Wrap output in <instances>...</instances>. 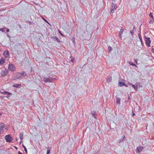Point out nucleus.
I'll return each mask as SVG.
<instances>
[{
	"label": "nucleus",
	"mask_w": 154,
	"mask_h": 154,
	"mask_svg": "<svg viewBox=\"0 0 154 154\" xmlns=\"http://www.w3.org/2000/svg\"><path fill=\"white\" fill-rule=\"evenodd\" d=\"M21 77V74L20 72H18L17 74L16 77L15 78H14V80H16L17 79H19Z\"/></svg>",
	"instance_id": "10"
},
{
	"label": "nucleus",
	"mask_w": 154,
	"mask_h": 154,
	"mask_svg": "<svg viewBox=\"0 0 154 154\" xmlns=\"http://www.w3.org/2000/svg\"><path fill=\"white\" fill-rule=\"evenodd\" d=\"M125 135H123L122 137V138L120 139L118 142L119 143H121V142L123 141L124 140H125Z\"/></svg>",
	"instance_id": "17"
},
{
	"label": "nucleus",
	"mask_w": 154,
	"mask_h": 154,
	"mask_svg": "<svg viewBox=\"0 0 154 154\" xmlns=\"http://www.w3.org/2000/svg\"><path fill=\"white\" fill-rule=\"evenodd\" d=\"M124 83L122 82H119V85L120 86H122L123 85V84H124Z\"/></svg>",
	"instance_id": "29"
},
{
	"label": "nucleus",
	"mask_w": 154,
	"mask_h": 154,
	"mask_svg": "<svg viewBox=\"0 0 154 154\" xmlns=\"http://www.w3.org/2000/svg\"><path fill=\"white\" fill-rule=\"evenodd\" d=\"M5 59L3 58H1L0 60V64L2 65L5 63Z\"/></svg>",
	"instance_id": "18"
},
{
	"label": "nucleus",
	"mask_w": 154,
	"mask_h": 154,
	"mask_svg": "<svg viewBox=\"0 0 154 154\" xmlns=\"http://www.w3.org/2000/svg\"><path fill=\"white\" fill-rule=\"evenodd\" d=\"M51 38L53 39L54 40H56L58 42H60V40L56 36H52L51 37Z\"/></svg>",
	"instance_id": "13"
},
{
	"label": "nucleus",
	"mask_w": 154,
	"mask_h": 154,
	"mask_svg": "<svg viewBox=\"0 0 154 154\" xmlns=\"http://www.w3.org/2000/svg\"><path fill=\"white\" fill-rule=\"evenodd\" d=\"M129 63L132 66H134L136 67H137V66L134 63H133L132 62H129Z\"/></svg>",
	"instance_id": "21"
},
{
	"label": "nucleus",
	"mask_w": 154,
	"mask_h": 154,
	"mask_svg": "<svg viewBox=\"0 0 154 154\" xmlns=\"http://www.w3.org/2000/svg\"><path fill=\"white\" fill-rule=\"evenodd\" d=\"M130 98V97H128V99H129Z\"/></svg>",
	"instance_id": "43"
},
{
	"label": "nucleus",
	"mask_w": 154,
	"mask_h": 154,
	"mask_svg": "<svg viewBox=\"0 0 154 154\" xmlns=\"http://www.w3.org/2000/svg\"><path fill=\"white\" fill-rule=\"evenodd\" d=\"M6 94L9 95H12V94L11 93L8 91H4L3 92V94Z\"/></svg>",
	"instance_id": "20"
},
{
	"label": "nucleus",
	"mask_w": 154,
	"mask_h": 154,
	"mask_svg": "<svg viewBox=\"0 0 154 154\" xmlns=\"http://www.w3.org/2000/svg\"><path fill=\"white\" fill-rule=\"evenodd\" d=\"M19 136L21 141L22 140L23 138V132L20 133L19 135Z\"/></svg>",
	"instance_id": "15"
},
{
	"label": "nucleus",
	"mask_w": 154,
	"mask_h": 154,
	"mask_svg": "<svg viewBox=\"0 0 154 154\" xmlns=\"http://www.w3.org/2000/svg\"><path fill=\"white\" fill-rule=\"evenodd\" d=\"M8 68V69L11 71L13 72L15 71V67L13 64L11 63H10L9 64Z\"/></svg>",
	"instance_id": "5"
},
{
	"label": "nucleus",
	"mask_w": 154,
	"mask_h": 154,
	"mask_svg": "<svg viewBox=\"0 0 154 154\" xmlns=\"http://www.w3.org/2000/svg\"><path fill=\"white\" fill-rule=\"evenodd\" d=\"M23 146L24 148V150L26 153H27V150L26 147L23 145Z\"/></svg>",
	"instance_id": "30"
},
{
	"label": "nucleus",
	"mask_w": 154,
	"mask_h": 154,
	"mask_svg": "<svg viewBox=\"0 0 154 154\" xmlns=\"http://www.w3.org/2000/svg\"><path fill=\"white\" fill-rule=\"evenodd\" d=\"M53 80V79L52 78H45L43 77V81L45 82H52Z\"/></svg>",
	"instance_id": "4"
},
{
	"label": "nucleus",
	"mask_w": 154,
	"mask_h": 154,
	"mask_svg": "<svg viewBox=\"0 0 154 154\" xmlns=\"http://www.w3.org/2000/svg\"><path fill=\"white\" fill-rule=\"evenodd\" d=\"M133 116H134V115H135V114H134V113H133Z\"/></svg>",
	"instance_id": "41"
},
{
	"label": "nucleus",
	"mask_w": 154,
	"mask_h": 154,
	"mask_svg": "<svg viewBox=\"0 0 154 154\" xmlns=\"http://www.w3.org/2000/svg\"><path fill=\"white\" fill-rule=\"evenodd\" d=\"M123 30L121 29L120 31L119 32V36L120 37H121V36L123 33Z\"/></svg>",
	"instance_id": "24"
},
{
	"label": "nucleus",
	"mask_w": 154,
	"mask_h": 154,
	"mask_svg": "<svg viewBox=\"0 0 154 154\" xmlns=\"http://www.w3.org/2000/svg\"><path fill=\"white\" fill-rule=\"evenodd\" d=\"M138 36L140 40V42L141 43L142 45L143 46L144 45L143 43V42L142 40V38L141 37L140 34V33L138 34Z\"/></svg>",
	"instance_id": "12"
},
{
	"label": "nucleus",
	"mask_w": 154,
	"mask_h": 154,
	"mask_svg": "<svg viewBox=\"0 0 154 154\" xmlns=\"http://www.w3.org/2000/svg\"><path fill=\"white\" fill-rule=\"evenodd\" d=\"M116 5L113 3H112L111 6V7L110 9L111 12L110 14H112L114 11L116 9Z\"/></svg>",
	"instance_id": "6"
},
{
	"label": "nucleus",
	"mask_w": 154,
	"mask_h": 154,
	"mask_svg": "<svg viewBox=\"0 0 154 154\" xmlns=\"http://www.w3.org/2000/svg\"><path fill=\"white\" fill-rule=\"evenodd\" d=\"M6 97L8 98V97L6 96Z\"/></svg>",
	"instance_id": "45"
},
{
	"label": "nucleus",
	"mask_w": 154,
	"mask_h": 154,
	"mask_svg": "<svg viewBox=\"0 0 154 154\" xmlns=\"http://www.w3.org/2000/svg\"><path fill=\"white\" fill-rule=\"evenodd\" d=\"M129 85H130V86H132V85H133L131 83H129L128 84Z\"/></svg>",
	"instance_id": "38"
},
{
	"label": "nucleus",
	"mask_w": 154,
	"mask_h": 154,
	"mask_svg": "<svg viewBox=\"0 0 154 154\" xmlns=\"http://www.w3.org/2000/svg\"><path fill=\"white\" fill-rule=\"evenodd\" d=\"M3 55H4L5 57V58H8L9 56V53L8 51H5L3 53Z\"/></svg>",
	"instance_id": "9"
},
{
	"label": "nucleus",
	"mask_w": 154,
	"mask_h": 154,
	"mask_svg": "<svg viewBox=\"0 0 154 154\" xmlns=\"http://www.w3.org/2000/svg\"><path fill=\"white\" fill-rule=\"evenodd\" d=\"M21 85L20 84H14L12 86L14 87L17 88H19L21 87Z\"/></svg>",
	"instance_id": "14"
},
{
	"label": "nucleus",
	"mask_w": 154,
	"mask_h": 154,
	"mask_svg": "<svg viewBox=\"0 0 154 154\" xmlns=\"http://www.w3.org/2000/svg\"><path fill=\"white\" fill-rule=\"evenodd\" d=\"M8 73V70L6 69H3L2 70L1 74L2 76L5 75Z\"/></svg>",
	"instance_id": "8"
},
{
	"label": "nucleus",
	"mask_w": 154,
	"mask_h": 154,
	"mask_svg": "<svg viewBox=\"0 0 154 154\" xmlns=\"http://www.w3.org/2000/svg\"><path fill=\"white\" fill-rule=\"evenodd\" d=\"M149 17L150 18H152L153 21H154V19L153 18L152 13H150L149 14Z\"/></svg>",
	"instance_id": "19"
},
{
	"label": "nucleus",
	"mask_w": 154,
	"mask_h": 154,
	"mask_svg": "<svg viewBox=\"0 0 154 154\" xmlns=\"http://www.w3.org/2000/svg\"><path fill=\"white\" fill-rule=\"evenodd\" d=\"M9 31V30L8 28L6 30V32H8Z\"/></svg>",
	"instance_id": "37"
},
{
	"label": "nucleus",
	"mask_w": 154,
	"mask_h": 154,
	"mask_svg": "<svg viewBox=\"0 0 154 154\" xmlns=\"http://www.w3.org/2000/svg\"><path fill=\"white\" fill-rule=\"evenodd\" d=\"M116 103L118 105H119L120 103V98L118 97H116Z\"/></svg>",
	"instance_id": "16"
},
{
	"label": "nucleus",
	"mask_w": 154,
	"mask_h": 154,
	"mask_svg": "<svg viewBox=\"0 0 154 154\" xmlns=\"http://www.w3.org/2000/svg\"><path fill=\"white\" fill-rule=\"evenodd\" d=\"M143 149V147L142 146H139L137 148L136 150V151L137 153H139L141 152Z\"/></svg>",
	"instance_id": "7"
},
{
	"label": "nucleus",
	"mask_w": 154,
	"mask_h": 154,
	"mask_svg": "<svg viewBox=\"0 0 154 154\" xmlns=\"http://www.w3.org/2000/svg\"><path fill=\"white\" fill-rule=\"evenodd\" d=\"M137 60H134V62L137 63Z\"/></svg>",
	"instance_id": "36"
},
{
	"label": "nucleus",
	"mask_w": 154,
	"mask_h": 154,
	"mask_svg": "<svg viewBox=\"0 0 154 154\" xmlns=\"http://www.w3.org/2000/svg\"><path fill=\"white\" fill-rule=\"evenodd\" d=\"M144 38L146 45L148 47H150V44L151 42V41L150 40V38L149 37H146V36L145 35L144 36Z\"/></svg>",
	"instance_id": "2"
},
{
	"label": "nucleus",
	"mask_w": 154,
	"mask_h": 154,
	"mask_svg": "<svg viewBox=\"0 0 154 154\" xmlns=\"http://www.w3.org/2000/svg\"><path fill=\"white\" fill-rule=\"evenodd\" d=\"M132 87L134 88L135 90L137 91V87L136 85H132Z\"/></svg>",
	"instance_id": "28"
},
{
	"label": "nucleus",
	"mask_w": 154,
	"mask_h": 154,
	"mask_svg": "<svg viewBox=\"0 0 154 154\" xmlns=\"http://www.w3.org/2000/svg\"><path fill=\"white\" fill-rule=\"evenodd\" d=\"M70 60H71V61L72 62H73L74 61V58L73 57H72V56L70 57Z\"/></svg>",
	"instance_id": "26"
},
{
	"label": "nucleus",
	"mask_w": 154,
	"mask_h": 154,
	"mask_svg": "<svg viewBox=\"0 0 154 154\" xmlns=\"http://www.w3.org/2000/svg\"><path fill=\"white\" fill-rule=\"evenodd\" d=\"M136 85L137 86V89L138 88H142L143 86V84H142V83H137L136 84Z\"/></svg>",
	"instance_id": "11"
},
{
	"label": "nucleus",
	"mask_w": 154,
	"mask_h": 154,
	"mask_svg": "<svg viewBox=\"0 0 154 154\" xmlns=\"http://www.w3.org/2000/svg\"><path fill=\"white\" fill-rule=\"evenodd\" d=\"M6 29V28L5 27L2 28L0 29V31H2V32H4L5 29Z\"/></svg>",
	"instance_id": "31"
},
{
	"label": "nucleus",
	"mask_w": 154,
	"mask_h": 154,
	"mask_svg": "<svg viewBox=\"0 0 154 154\" xmlns=\"http://www.w3.org/2000/svg\"><path fill=\"white\" fill-rule=\"evenodd\" d=\"M151 51L152 52H154V49L153 47H152V48Z\"/></svg>",
	"instance_id": "34"
},
{
	"label": "nucleus",
	"mask_w": 154,
	"mask_h": 154,
	"mask_svg": "<svg viewBox=\"0 0 154 154\" xmlns=\"http://www.w3.org/2000/svg\"><path fill=\"white\" fill-rule=\"evenodd\" d=\"M58 32L61 36H64L63 34L60 31V30H58Z\"/></svg>",
	"instance_id": "32"
},
{
	"label": "nucleus",
	"mask_w": 154,
	"mask_h": 154,
	"mask_svg": "<svg viewBox=\"0 0 154 154\" xmlns=\"http://www.w3.org/2000/svg\"><path fill=\"white\" fill-rule=\"evenodd\" d=\"M5 138L6 142H8L11 143L13 140V138L11 137L10 134L5 136Z\"/></svg>",
	"instance_id": "1"
},
{
	"label": "nucleus",
	"mask_w": 154,
	"mask_h": 154,
	"mask_svg": "<svg viewBox=\"0 0 154 154\" xmlns=\"http://www.w3.org/2000/svg\"><path fill=\"white\" fill-rule=\"evenodd\" d=\"M8 37H10V36H9V35H8Z\"/></svg>",
	"instance_id": "42"
},
{
	"label": "nucleus",
	"mask_w": 154,
	"mask_h": 154,
	"mask_svg": "<svg viewBox=\"0 0 154 154\" xmlns=\"http://www.w3.org/2000/svg\"><path fill=\"white\" fill-rule=\"evenodd\" d=\"M109 52V53L110 51L112 50V49L110 46H108V47Z\"/></svg>",
	"instance_id": "27"
},
{
	"label": "nucleus",
	"mask_w": 154,
	"mask_h": 154,
	"mask_svg": "<svg viewBox=\"0 0 154 154\" xmlns=\"http://www.w3.org/2000/svg\"><path fill=\"white\" fill-rule=\"evenodd\" d=\"M112 80V79L111 78H109L107 79V82L108 83L111 82Z\"/></svg>",
	"instance_id": "25"
},
{
	"label": "nucleus",
	"mask_w": 154,
	"mask_h": 154,
	"mask_svg": "<svg viewBox=\"0 0 154 154\" xmlns=\"http://www.w3.org/2000/svg\"><path fill=\"white\" fill-rule=\"evenodd\" d=\"M1 115H2V114L0 113V116H1Z\"/></svg>",
	"instance_id": "44"
},
{
	"label": "nucleus",
	"mask_w": 154,
	"mask_h": 154,
	"mask_svg": "<svg viewBox=\"0 0 154 154\" xmlns=\"http://www.w3.org/2000/svg\"><path fill=\"white\" fill-rule=\"evenodd\" d=\"M130 32L131 33L132 35H133L134 33L133 31H130Z\"/></svg>",
	"instance_id": "33"
},
{
	"label": "nucleus",
	"mask_w": 154,
	"mask_h": 154,
	"mask_svg": "<svg viewBox=\"0 0 154 154\" xmlns=\"http://www.w3.org/2000/svg\"><path fill=\"white\" fill-rule=\"evenodd\" d=\"M5 127V125L2 122L0 123V134L3 133L4 128Z\"/></svg>",
	"instance_id": "3"
},
{
	"label": "nucleus",
	"mask_w": 154,
	"mask_h": 154,
	"mask_svg": "<svg viewBox=\"0 0 154 154\" xmlns=\"http://www.w3.org/2000/svg\"><path fill=\"white\" fill-rule=\"evenodd\" d=\"M51 148L48 147L47 149V154H49L50 153Z\"/></svg>",
	"instance_id": "23"
},
{
	"label": "nucleus",
	"mask_w": 154,
	"mask_h": 154,
	"mask_svg": "<svg viewBox=\"0 0 154 154\" xmlns=\"http://www.w3.org/2000/svg\"><path fill=\"white\" fill-rule=\"evenodd\" d=\"M21 74V77H25L26 75V73L25 72L20 73Z\"/></svg>",
	"instance_id": "22"
},
{
	"label": "nucleus",
	"mask_w": 154,
	"mask_h": 154,
	"mask_svg": "<svg viewBox=\"0 0 154 154\" xmlns=\"http://www.w3.org/2000/svg\"><path fill=\"white\" fill-rule=\"evenodd\" d=\"M123 85H124L125 86V87H128V85L125 84V83H124V84H123Z\"/></svg>",
	"instance_id": "35"
},
{
	"label": "nucleus",
	"mask_w": 154,
	"mask_h": 154,
	"mask_svg": "<svg viewBox=\"0 0 154 154\" xmlns=\"http://www.w3.org/2000/svg\"><path fill=\"white\" fill-rule=\"evenodd\" d=\"M18 154H23L20 151L18 152Z\"/></svg>",
	"instance_id": "39"
},
{
	"label": "nucleus",
	"mask_w": 154,
	"mask_h": 154,
	"mask_svg": "<svg viewBox=\"0 0 154 154\" xmlns=\"http://www.w3.org/2000/svg\"><path fill=\"white\" fill-rule=\"evenodd\" d=\"M92 114L93 115V116H94V118H95V113L94 114L93 113H92Z\"/></svg>",
	"instance_id": "40"
}]
</instances>
